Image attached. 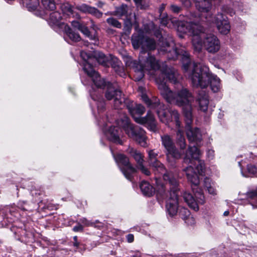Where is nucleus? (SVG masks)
I'll return each mask as SVG.
<instances>
[{
    "instance_id": "57",
    "label": "nucleus",
    "mask_w": 257,
    "mask_h": 257,
    "mask_svg": "<svg viewBox=\"0 0 257 257\" xmlns=\"http://www.w3.org/2000/svg\"><path fill=\"white\" fill-rule=\"evenodd\" d=\"M133 16L134 17V19L136 20V15L135 14H133Z\"/></svg>"
},
{
    "instance_id": "1",
    "label": "nucleus",
    "mask_w": 257,
    "mask_h": 257,
    "mask_svg": "<svg viewBox=\"0 0 257 257\" xmlns=\"http://www.w3.org/2000/svg\"><path fill=\"white\" fill-rule=\"evenodd\" d=\"M158 83V88L163 97L169 103H175L179 106L182 107L183 114L186 123V135L190 142H200L201 135L197 128L194 129L191 127L193 122L192 103L194 101V97L191 92L187 88H183L177 91L176 93L173 92L166 85V82L161 81Z\"/></svg>"
},
{
    "instance_id": "22",
    "label": "nucleus",
    "mask_w": 257,
    "mask_h": 257,
    "mask_svg": "<svg viewBox=\"0 0 257 257\" xmlns=\"http://www.w3.org/2000/svg\"><path fill=\"white\" fill-rule=\"evenodd\" d=\"M195 21V20H186L185 21L178 22L177 23H176L175 20L169 19L168 16H166V17H162L161 18V23L162 25L170 27V26H168V24L169 23V22L171 21L174 25H178V30L180 31L183 33L184 32H183L182 30H183V29H185L186 26H187V23H194Z\"/></svg>"
},
{
    "instance_id": "47",
    "label": "nucleus",
    "mask_w": 257,
    "mask_h": 257,
    "mask_svg": "<svg viewBox=\"0 0 257 257\" xmlns=\"http://www.w3.org/2000/svg\"><path fill=\"white\" fill-rule=\"evenodd\" d=\"M126 238L127 242L129 243H131V242H133V241L134 240V237L133 234H127L126 236Z\"/></svg>"
},
{
    "instance_id": "44",
    "label": "nucleus",
    "mask_w": 257,
    "mask_h": 257,
    "mask_svg": "<svg viewBox=\"0 0 257 257\" xmlns=\"http://www.w3.org/2000/svg\"><path fill=\"white\" fill-rule=\"evenodd\" d=\"M182 4L184 6V7L186 8L190 7L192 3L190 0H180Z\"/></svg>"
},
{
    "instance_id": "2",
    "label": "nucleus",
    "mask_w": 257,
    "mask_h": 257,
    "mask_svg": "<svg viewBox=\"0 0 257 257\" xmlns=\"http://www.w3.org/2000/svg\"><path fill=\"white\" fill-rule=\"evenodd\" d=\"M132 43L135 49H137L141 47L144 50L141 52L139 62L136 61L132 62V67L135 72V79L140 81L143 78L145 71L156 70L160 68V63L155 57L149 53L145 52L146 50L155 49L156 43L153 39L144 37L141 30L138 34L132 35Z\"/></svg>"
},
{
    "instance_id": "37",
    "label": "nucleus",
    "mask_w": 257,
    "mask_h": 257,
    "mask_svg": "<svg viewBox=\"0 0 257 257\" xmlns=\"http://www.w3.org/2000/svg\"><path fill=\"white\" fill-rule=\"evenodd\" d=\"M246 197L250 201L257 202V189L247 192Z\"/></svg>"
},
{
    "instance_id": "34",
    "label": "nucleus",
    "mask_w": 257,
    "mask_h": 257,
    "mask_svg": "<svg viewBox=\"0 0 257 257\" xmlns=\"http://www.w3.org/2000/svg\"><path fill=\"white\" fill-rule=\"evenodd\" d=\"M61 9L64 14L69 16H74L73 10L72 7L69 3H64L61 5Z\"/></svg>"
},
{
    "instance_id": "3",
    "label": "nucleus",
    "mask_w": 257,
    "mask_h": 257,
    "mask_svg": "<svg viewBox=\"0 0 257 257\" xmlns=\"http://www.w3.org/2000/svg\"><path fill=\"white\" fill-rule=\"evenodd\" d=\"M183 55L186 60V63H183V68L187 73L194 87L204 88L210 84L211 88L214 92H217L220 90L221 88L220 79L216 75L212 74L206 65L201 63L191 62L189 55L186 52H185Z\"/></svg>"
},
{
    "instance_id": "17",
    "label": "nucleus",
    "mask_w": 257,
    "mask_h": 257,
    "mask_svg": "<svg viewBox=\"0 0 257 257\" xmlns=\"http://www.w3.org/2000/svg\"><path fill=\"white\" fill-rule=\"evenodd\" d=\"M179 205V201L177 191L176 190L171 191L166 204V208L170 216H174L177 214Z\"/></svg>"
},
{
    "instance_id": "32",
    "label": "nucleus",
    "mask_w": 257,
    "mask_h": 257,
    "mask_svg": "<svg viewBox=\"0 0 257 257\" xmlns=\"http://www.w3.org/2000/svg\"><path fill=\"white\" fill-rule=\"evenodd\" d=\"M94 57L99 64L103 65H106V63L108 61V58L100 52H95Z\"/></svg>"
},
{
    "instance_id": "31",
    "label": "nucleus",
    "mask_w": 257,
    "mask_h": 257,
    "mask_svg": "<svg viewBox=\"0 0 257 257\" xmlns=\"http://www.w3.org/2000/svg\"><path fill=\"white\" fill-rule=\"evenodd\" d=\"M29 11H34L39 5L38 0H22Z\"/></svg>"
},
{
    "instance_id": "18",
    "label": "nucleus",
    "mask_w": 257,
    "mask_h": 257,
    "mask_svg": "<svg viewBox=\"0 0 257 257\" xmlns=\"http://www.w3.org/2000/svg\"><path fill=\"white\" fill-rule=\"evenodd\" d=\"M133 9L125 5H122L119 7H117L114 12L115 15L121 17L125 16L127 21L125 23V27L127 29L130 30L132 26V15H133Z\"/></svg>"
},
{
    "instance_id": "21",
    "label": "nucleus",
    "mask_w": 257,
    "mask_h": 257,
    "mask_svg": "<svg viewBox=\"0 0 257 257\" xmlns=\"http://www.w3.org/2000/svg\"><path fill=\"white\" fill-rule=\"evenodd\" d=\"M106 136L113 143L119 145L123 144V141L121 139V132L118 127H110L106 132Z\"/></svg>"
},
{
    "instance_id": "55",
    "label": "nucleus",
    "mask_w": 257,
    "mask_h": 257,
    "mask_svg": "<svg viewBox=\"0 0 257 257\" xmlns=\"http://www.w3.org/2000/svg\"><path fill=\"white\" fill-rule=\"evenodd\" d=\"M224 216H227L229 214V211H225L223 213Z\"/></svg>"
},
{
    "instance_id": "33",
    "label": "nucleus",
    "mask_w": 257,
    "mask_h": 257,
    "mask_svg": "<svg viewBox=\"0 0 257 257\" xmlns=\"http://www.w3.org/2000/svg\"><path fill=\"white\" fill-rule=\"evenodd\" d=\"M61 15L58 12H54L52 13L49 17V22L50 24L53 25H58L61 20Z\"/></svg>"
},
{
    "instance_id": "51",
    "label": "nucleus",
    "mask_w": 257,
    "mask_h": 257,
    "mask_svg": "<svg viewBox=\"0 0 257 257\" xmlns=\"http://www.w3.org/2000/svg\"><path fill=\"white\" fill-rule=\"evenodd\" d=\"M165 5L162 4V5L161 6V7H160V8L159 9V12L160 13L161 15H162V13L163 11L165 9Z\"/></svg>"
},
{
    "instance_id": "49",
    "label": "nucleus",
    "mask_w": 257,
    "mask_h": 257,
    "mask_svg": "<svg viewBox=\"0 0 257 257\" xmlns=\"http://www.w3.org/2000/svg\"><path fill=\"white\" fill-rule=\"evenodd\" d=\"M207 156L209 159H212L214 156V151L212 150H209L207 152Z\"/></svg>"
},
{
    "instance_id": "48",
    "label": "nucleus",
    "mask_w": 257,
    "mask_h": 257,
    "mask_svg": "<svg viewBox=\"0 0 257 257\" xmlns=\"http://www.w3.org/2000/svg\"><path fill=\"white\" fill-rule=\"evenodd\" d=\"M83 230V226L81 224H79L77 226H74L73 228V230L75 232L82 231Z\"/></svg>"
},
{
    "instance_id": "53",
    "label": "nucleus",
    "mask_w": 257,
    "mask_h": 257,
    "mask_svg": "<svg viewBox=\"0 0 257 257\" xmlns=\"http://www.w3.org/2000/svg\"><path fill=\"white\" fill-rule=\"evenodd\" d=\"M134 1L138 5L142 4V0H134Z\"/></svg>"
},
{
    "instance_id": "20",
    "label": "nucleus",
    "mask_w": 257,
    "mask_h": 257,
    "mask_svg": "<svg viewBox=\"0 0 257 257\" xmlns=\"http://www.w3.org/2000/svg\"><path fill=\"white\" fill-rule=\"evenodd\" d=\"M126 152L132 156L136 161L138 164V169H140L145 175L149 176L150 175V171L144 166L143 164L144 161L143 156L141 153L136 149L131 147H129L127 149Z\"/></svg>"
},
{
    "instance_id": "25",
    "label": "nucleus",
    "mask_w": 257,
    "mask_h": 257,
    "mask_svg": "<svg viewBox=\"0 0 257 257\" xmlns=\"http://www.w3.org/2000/svg\"><path fill=\"white\" fill-rule=\"evenodd\" d=\"M200 110L206 111L207 110L209 100L207 94L204 91L199 93L197 100Z\"/></svg>"
},
{
    "instance_id": "36",
    "label": "nucleus",
    "mask_w": 257,
    "mask_h": 257,
    "mask_svg": "<svg viewBox=\"0 0 257 257\" xmlns=\"http://www.w3.org/2000/svg\"><path fill=\"white\" fill-rule=\"evenodd\" d=\"M163 74L170 81L173 83H176L177 78L176 74L171 70H167L165 72H163Z\"/></svg>"
},
{
    "instance_id": "11",
    "label": "nucleus",
    "mask_w": 257,
    "mask_h": 257,
    "mask_svg": "<svg viewBox=\"0 0 257 257\" xmlns=\"http://www.w3.org/2000/svg\"><path fill=\"white\" fill-rule=\"evenodd\" d=\"M81 58L84 60L83 70L90 76L95 85L98 88H102L106 82L104 79H101L99 74L94 71L90 64L91 58L87 53L82 51L80 53Z\"/></svg>"
},
{
    "instance_id": "19",
    "label": "nucleus",
    "mask_w": 257,
    "mask_h": 257,
    "mask_svg": "<svg viewBox=\"0 0 257 257\" xmlns=\"http://www.w3.org/2000/svg\"><path fill=\"white\" fill-rule=\"evenodd\" d=\"M159 50L168 53V57L169 59L175 60L177 58L179 55L181 54L180 51H178L175 48V44L173 41L170 42L163 41L161 44Z\"/></svg>"
},
{
    "instance_id": "50",
    "label": "nucleus",
    "mask_w": 257,
    "mask_h": 257,
    "mask_svg": "<svg viewBox=\"0 0 257 257\" xmlns=\"http://www.w3.org/2000/svg\"><path fill=\"white\" fill-rule=\"evenodd\" d=\"M73 239L74 240L73 245L76 247H78L79 245V243L77 241V237L76 236H74Z\"/></svg>"
},
{
    "instance_id": "35",
    "label": "nucleus",
    "mask_w": 257,
    "mask_h": 257,
    "mask_svg": "<svg viewBox=\"0 0 257 257\" xmlns=\"http://www.w3.org/2000/svg\"><path fill=\"white\" fill-rule=\"evenodd\" d=\"M82 33H83L86 37L89 38L92 40H96L97 39V36L95 34L91 35L88 28L82 25L79 30Z\"/></svg>"
},
{
    "instance_id": "40",
    "label": "nucleus",
    "mask_w": 257,
    "mask_h": 257,
    "mask_svg": "<svg viewBox=\"0 0 257 257\" xmlns=\"http://www.w3.org/2000/svg\"><path fill=\"white\" fill-rule=\"evenodd\" d=\"M247 169L249 173L251 174H255L257 172L256 167L251 164L248 165L247 166Z\"/></svg>"
},
{
    "instance_id": "54",
    "label": "nucleus",
    "mask_w": 257,
    "mask_h": 257,
    "mask_svg": "<svg viewBox=\"0 0 257 257\" xmlns=\"http://www.w3.org/2000/svg\"><path fill=\"white\" fill-rule=\"evenodd\" d=\"M90 95L92 97V98L94 100H97V96H95L94 95H93L91 92H90Z\"/></svg>"
},
{
    "instance_id": "15",
    "label": "nucleus",
    "mask_w": 257,
    "mask_h": 257,
    "mask_svg": "<svg viewBox=\"0 0 257 257\" xmlns=\"http://www.w3.org/2000/svg\"><path fill=\"white\" fill-rule=\"evenodd\" d=\"M213 22H206L207 25L215 24L217 28L222 34L226 35L230 30V26L227 18L222 13H218L215 17H213Z\"/></svg>"
},
{
    "instance_id": "56",
    "label": "nucleus",
    "mask_w": 257,
    "mask_h": 257,
    "mask_svg": "<svg viewBox=\"0 0 257 257\" xmlns=\"http://www.w3.org/2000/svg\"><path fill=\"white\" fill-rule=\"evenodd\" d=\"M92 28H93L95 30V27H95V25H94V24H93V22H92Z\"/></svg>"
},
{
    "instance_id": "38",
    "label": "nucleus",
    "mask_w": 257,
    "mask_h": 257,
    "mask_svg": "<svg viewBox=\"0 0 257 257\" xmlns=\"http://www.w3.org/2000/svg\"><path fill=\"white\" fill-rule=\"evenodd\" d=\"M106 22L109 25L115 28H120L121 27V23L114 18H108L106 20Z\"/></svg>"
},
{
    "instance_id": "39",
    "label": "nucleus",
    "mask_w": 257,
    "mask_h": 257,
    "mask_svg": "<svg viewBox=\"0 0 257 257\" xmlns=\"http://www.w3.org/2000/svg\"><path fill=\"white\" fill-rule=\"evenodd\" d=\"M204 184L205 187L207 188L209 193L212 195L216 194V190L211 186L209 179H205Z\"/></svg>"
},
{
    "instance_id": "5",
    "label": "nucleus",
    "mask_w": 257,
    "mask_h": 257,
    "mask_svg": "<svg viewBox=\"0 0 257 257\" xmlns=\"http://www.w3.org/2000/svg\"><path fill=\"white\" fill-rule=\"evenodd\" d=\"M200 154V152L196 146H189L185 153L184 159V162L186 164H197L196 169L197 171V173L194 171L192 165H190L184 170L188 181L194 187L199 184L200 181L199 175H202L204 171V163L199 160Z\"/></svg>"
},
{
    "instance_id": "41",
    "label": "nucleus",
    "mask_w": 257,
    "mask_h": 257,
    "mask_svg": "<svg viewBox=\"0 0 257 257\" xmlns=\"http://www.w3.org/2000/svg\"><path fill=\"white\" fill-rule=\"evenodd\" d=\"M170 8V10L175 13H178L181 10V8L175 5H171Z\"/></svg>"
},
{
    "instance_id": "9",
    "label": "nucleus",
    "mask_w": 257,
    "mask_h": 257,
    "mask_svg": "<svg viewBox=\"0 0 257 257\" xmlns=\"http://www.w3.org/2000/svg\"><path fill=\"white\" fill-rule=\"evenodd\" d=\"M148 153L149 163L150 166L154 168L155 173L158 172L163 175L164 180L168 181L170 184L173 185L174 187L177 186L178 184L177 178L174 176L172 172H166L164 165L157 159L159 152L155 151V150H150L148 151Z\"/></svg>"
},
{
    "instance_id": "10",
    "label": "nucleus",
    "mask_w": 257,
    "mask_h": 257,
    "mask_svg": "<svg viewBox=\"0 0 257 257\" xmlns=\"http://www.w3.org/2000/svg\"><path fill=\"white\" fill-rule=\"evenodd\" d=\"M105 96L107 100L113 101V105L115 109H122L128 103V100L125 99L116 84H108Z\"/></svg>"
},
{
    "instance_id": "8",
    "label": "nucleus",
    "mask_w": 257,
    "mask_h": 257,
    "mask_svg": "<svg viewBox=\"0 0 257 257\" xmlns=\"http://www.w3.org/2000/svg\"><path fill=\"white\" fill-rule=\"evenodd\" d=\"M125 106L136 122L142 124H147L151 130L153 131L155 130L156 121L151 111H148L146 116L142 117L141 115L145 111V108L142 105L136 104L135 107H132L127 103Z\"/></svg>"
},
{
    "instance_id": "16",
    "label": "nucleus",
    "mask_w": 257,
    "mask_h": 257,
    "mask_svg": "<svg viewBox=\"0 0 257 257\" xmlns=\"http://www.w3.org/2000/svg\"><path fill=\"white\" fill-rule=\"evenodd\" d=\"M194 195L196 199L190 193L185 192L183 194V198L191 208L195 211H198V205L203 204L205 202L204 196L201 191H196Z\"/></svg>"
},
{
    "instance_id": "58",
    "label": "nucleus",
    "mask_w": 257,
    "mask_h": 257,
    "mask_svg": "<svg viewBox=\"0 0 257 257\" xmlns=\"http://www.w3.org/2000/svg\"><path fill=\"white\" fill-rule=\"evenodd\" d=\"M193 17L196 18V16L192 15Z\"/></svg>"
},
{
    "instance_id": "12",
    "label": "nucleus",
    "mask_w": 257,
    "mask_h": 257,
    "mask_svg": "<svg viewBox=\"0 0 257 257\" xmlns=\"http://www.w3.org/2000/svg\"><path fill=\"white\" fill-rule=\"evenodd\" d=\"M195 7L201 13L199 18L202 23L213 22V16L210 11L212 8V4L210 0H194Z\"/></svg>"
},
{
    "instance_id": "28",
    "label": "nucleus",
    "mask_w": 257,
    "mask_h": 257,
    "mask_svg": "<svg viewBox=\"0 0 257 257\" xmlns=\"http://www.w3.org/2000/svg\"><path fill=\"white\" fill-rule=\"evenodd\" d=\"M140 187L144 195L150 196L154 193L153 187L146 181H142L140 184Z\"/></svg>"
},
{
    "instance_id": "23",
    "label": "nucleus",
    "mask_w": 257,
    "mask_h": 257,
    "mask_svg": "<svg viewBox=\"0 0 257 257\" xmlns=\"http://www.w3.org/2000/svg\"><path fill=\"white\" fill-rule=\"evenodd\" d=\"M144 88L142 86L139 87V91L142 93V100L151 108H157L160 109L162 107H164V104L160 103L159 100L156 99L154 102H152L147 95L144 93Z\"/></svg>"
},
{
    "instance_id": "26",
    "label": "nucleus",
    "mask_w": 257,
    "mask_h": 257,
    "mask_svg": "<svg viewBox=\"0 0 257 257\" xmlns=\"http://www.w3.org/2000/svg\"><path fill=\"white\" fill-rule=\"evenodd\" d=\"M110 63L114 71L120 76L124 77L125 75L123 67L121 65V62L115 57L111 56Z\"/></svg>"
},
{
    "instance_id": "52",
    "label": "nucleus",
    "mask_w": 257,
    "mask_h": 257,
    "mask_svg": "<svg viewBox=\"0 0 257 257\" xmlns=\"http://www.w3.org/2000/svg\"><path fill=\"white\" fill-rule=\"evenodd\" d=\"M222 10H223V11H224L225 12L227 13H230L231 15H232V14H232V12H231L230 10H229V9H228V10H226V9H225V7H223L222 8Z\"/></svg>"
},
{
    "instance_id": "43",
    "label": "nucleus",
    "mask_w": 257,
    "mask_h": 257,
    "mask_svg": "<svg viewBox=\"0 0 257 257\" xmlns=\"http://www.w3.org/2000/svg\"><path fill=\"white\" fill-rule=\"evenodd\" d=\"M80 222L85 226H90L92 225V223L89 221L87 220L85 218H81L80 219Z\"/></svg>"
},
{
    "instance_id": "27",
    "label": "nucleus",
    "mask_w": 257,
    "mask_h": 257,
    "mask_svg": "<svg viewBox=\"0 0 257 257\" xmlns=\"http://www.w3.org/2000/svg\"><path fill=\"white\" fill-rule=\"evenodd\" d=\"M63 28L67 36L73 42H78L81 40V38L79 34L74 32L66 24H62Z\"/></svg>"
},
{
    "instance_id": "30",
    "label": "nucleus",
    "mask_w": 257,
    "mask_h": 257,
    "mask_svg": "<svg viewBox=\"0 0 257 257\" xmlns=\"http://www.w3.org/2000/svg\"><path fill=\"white\" fill-rule=\"evenodd\" d=\"M179 216L187 223H189V221H193V218L191 216L190 211L184 207H182L179 211Z\"/></svg>"
},
{
    "instance_id": "42",
    "label": "nucleus",
    "mask_w": 257,
    "mask_h": 257,
    "mask_svg": "<svg viewBox=\"0 0 257 257\" xmlns=\"http://www.w3.org/2000/svg\"><path fill=\"white\" fill-rule=\"evenodd\" d=\"M104 102L103 100H101L100 101H98L97 103L98 110L100 112L102 111L104 108Z\"/></svg>"
},
{
    "instance_id": "46",
    "label": "nucleus",
    "mask_w": 257,
    "mask_h": 257,
    "mask_svg": "<svg viewBox=\"0 0 257 257\" xmlns=\"http://www.w3.org/2000/svg\"><path fill=\"white\" fill-rule=\"evenodd\" d=\"M165 193V189L163 185L161 186V188L160 190L158 191L157 195L159 194L161 196H162V198H164V194Z\"/></svg>"
},
{
    "instance_id": "6",
    "label": "nucleus",
    "mask_w": 257,
    "mask_h": 257,
    "mask_svg": "<svg viewBox=\"0 0 257 257\" xmlns=\"http://www.w3.org/2000/svg\"><path fill=\"white\" fill-rule=\"evenodd\" d=\"M176 143L179 150L177 149L173 139L168 135H164L161 136V142L163 146L165 149L166 155L171 156L175 159H179L184 153V150L186 148L185 139L182 129H179L177 131Z\"/></svg>"
},
{
    "instance_id": "24",
    "label": "nucleus",
    "mask_w": 257,
    "mask_h": 257,
    "mask_svg": "<svg viewBox=\"0 0 257 257\" xmlns=\"http://www.w3.org/2000/svg\"><path fill=\"white\" fill-rule=\"evenodd\" d=\"M76 9L82 13L90 14L97 18H100L102 15V13L97 9L90 7L84 4L77 6Z\"/></svg>"
},
{
    "instance_id": "14",
    "label": "nucleus",
    "mask_w": 257,
    "mask_h": 257,
    "mask_svg": "<svg viewBox=\"0 0 257 257\" xmlns=\"http://www.w3.org/2000/svg\"><path fill=\"white\" fill-rule=\"evenodd\" d=\"M113 155L115 161L123 166L121 170L126 178L131 180L132 174L135 173L136 170L130 164L128 158L121 154H118L116 156L114 154Z\"/></svg>"
},
{
    "instance_id": "45",
    "label": "nucleus",
    "mask_w": 257,
    "mask_h": 257,
    "mask_svg": "<svg viewBox=\"0 0 257 257\" xmlns=\"http://www.w3.org/2000/svg\"><path fill=\"white\" fill-rule=\"evenodd\" d=\"M71 23L73 27L77 28L78 30H79L81 26H82V24L77 21H72Z\"/></svg>"
},
{
    "instance_id": "4",
    "label": "nucleus",
    "mask_w": 257,
    "mask_h": 257,
    "mask_svg": "<svg viewBox=\"0 0 257 257\" xmlns=\"http://www.w3.org/2000/svg\"><path fill=\"white\" fill-rule=\"evenodd\" d=\"M187 26L182 30L184 33H189L192 35V42L194 50L200 52L203 47L210 53H215L220 48V43L218 38L212 34L204 35V27L202 24L187 22Z\"/></svg>"
},
{
    "instance_id": "13",
    "label": "nucleus",
    "mask_w": 257,
    "mask_h": 257,
    "mask_svg": "<svg viewBox=\"0 0 257 257\" xmlns=\"http://www.w3.org/2000/svg\"><path fill=\"white\" fill-rule=\"evenodd\" d=\"M157 114L160 120L165 124H168L170 122L174 121L178 130L180 128L181 122L179 120L180 114L176 110H172L168 111L164 107H162L160 109L157 110Z\"/></svg>"
},
{
    "instance_id": "7",
    "label": "nucleus",
    "mask_w": 257,
    "mask_h": 257,
    "mask_svg": "<svg viewBox=\"0 0 257 257\" xmlns=\"http://www.w3.org/2000/svg\"><path fill=\"white\" fill-rule=\"evenodd\" d=\"M117 124L123 128L129 137L135 140L141 146L144 147L147 146V137L145 131L138 126H134L131 124L127 116H124L118 120Z\"/></svg>"
},
{
    "instance_id": "29",
    "label": "nucleus",
    "mask_w": 257,
    "mask_h": 257,
    "mask_svg": "<svg viewBox=\"0 0 257 257\" xmlns=\"http://www.w3.org/2000/svg\"><path fill=\"white\" fill-rule=\"evenodd\" d=\"M59 0H41V5L44 9L47 11H54L58 4Z\"/></svg>"
}]
</instances>
